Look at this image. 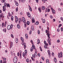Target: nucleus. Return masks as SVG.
Masks as SVG:
<instances>
[{"mask_svg": "<svg viewBox=\"0 0 63 63\" xmlns=\"http://www.w3.org/2000/svg\"><path fill=\"white\" fill-rule=\"evenodd\" d=\"M15 42L17 43L18 42V39L17 38H16L15 39Z\"/></svg>", "mask_w": 63, "mask_h": 63, "instance_id": "f3484780", "label": "nucleus"}, {"mask_svg": "<svg viewBox=\"0 0 63 63\" xmlns=\"http://www.w3.org/2000/svg\"><path fill=\"white\" fill-rule=\"evenodd\" d=\"M26 61L27 62H29V60L28 59H27Z\"/></svg>", "mask_w": 63, "mask_h": 63, "instance_id": "864d4df0", "label": "nucleus"}, {"mask_svg": "<svg viewBox=\"0 0 63 63\" xmlns=\"http://www.w3.org/2000/svg\"><path fill=\"white\" fill-rule=\"evenodd\" d=\"M3 61H5L6 60V58H3Z\"/></svg>", "mask_w": 63, "mask_h": 63, "instance_id": "603ef678", "label": "nucleus"}, {"mask_svg": "<svg viewBox=\"0 0 63 63\" xmlns=\"http://www.w3.org/2000/svg\"><path fill=\"white\" fill-rule=\"evenodd\" d=\"M51 10L52 11V13L53 14H55V11L53 9L52 7H51Z\"/></svg>", "mask_w": 63, "mask_h": 63, "instance_id": "39448f33", "label": "nucleus"}, {"mask_svg": "<svg viewBox=\"0 0 63 63\" xmlns=\"http://www.w3.org/2000/svg\"><path fill=\"white\" fill-rule=\"evenodd\" d=\"M15 3L16 5V6H18V2L17 1H15Z\"/></svg>", "mask_w": 63, "mask_h": 63, "instance_id": "0eeeda50", "label": "nucleus"}, {"mask_svg": "<svg viewBox=\"0 0 63 63\" xmlns=\"http://www.w3.org/2000/svg\"><path fill=\"white\" fill-rule=\"evenodd\" d=\"M11 37H12V38L14 37V36H13V34H11Z\"/></svg>", "mask_w": 63, "mask_h": 63, "instance_id": "69168bd1", "label": "nucleus"}, {"mask_svg": "<svg viewBox=\"0 0 63 63\" xmlns=\"http://www.w3.org/2000/svg\"><path fill=\"white\" fill-rule=\"evenodd\" d=\"M25 52L26 54H27V50H25Z\"/></svg>", "mask_w": 63, "mask_h": 63, "instance_id": "5fc2aeb1", "label": "nucleus"}, {"mask_svg": "<svg viewBox=\"0 0 63 63\" xmlns=\"http://www.w3.org/2000/svg\"><path fill=\"white\" fill-rule=\"evenodd\" d=\"M31 28L32 30L33 31H34V26H33V25H32V26Z\"/></svg>", "mask_w": 63, "mask_h": 63, "instance_id": "9b49d317", "label": "nucleus"}, {"mask_svg": "<svg viewBox=\"0 0 63 63\" xmlns=\"http://www.w3.org/2000/svg\"><path fill=\"white\" fill-rule=\"evenodd\" d=\"M6 7H9L10 8V4H7Z\"/></svg>", "mask_w": 63, "mask_h": 63, "instance_id": "aec40b11", "label": "nucleus"}, {"mask_svg": "<svg viewBox=\"0 0 63 63\" xmlns=\"http://www.w3.org/2000/svg\"><path fill=\"white\" fill-rule=\"evenodd\" d=\"M37 42H38V43H40V40H39V39H38L37 40Z\"/></svg>", "mask_w": 63, "mask_h": 63, "instance_id": "bf43d9fd", "label": "nucleus"}, {"mask_svg": "<svg viewBox=\"0 0 63 63\" xmlns=\"http://www.w3.org/2000/svg\"><path fill=\"white\" fill-rule=\"evenodd\" d=\"M47 52L49 57H50V55H51V53H50V52L49 51V50H48L47 51Z\"/></svg>", "mask_w": 63, "mask_h": 63, "instance_id": "423d86ee", "label": "nucleus"}, {"mask_svg": "<svg viewBox=\"0 0 63 63\" xmlns=\"http://www.w3.org/2000/svg\"><path fill=\"white\" fill-rule=\"evenodd\" d=\"M21 1L22 3H24L25 2V0H21Z\"/></svg>", "mask_w": 63, "mask_h": 63, "instance_id": "c756f323", "label": "nucleus"}, {"mask_svg": "<svg viewBox=\"0 0 63 63\" xmlns=\"http://www.w3.org/2000/svg\"><path fill=\"white\" fill-rule=\"evenodd\" d=\"M35 1L36 3H38V2L39 1V0H35Z\"/></svg>", "mask_w": 63, "mask_h": 63, "instance_id": "052dcab7", "label": "nucleus"}, {"mask_svg": "<svg viewBox=\"0 0 63 63\" xmlns=\"http://www.w3.org/2000/svg\"><path fill=\"white\" fill-rule=\"evenodd\" d=\"M0 17H2V18L3 17V14H2L0 15Z\"/></svg>", "mask_w": 63, "mask_h": 63, "instance_id": "a878e982", "label": "nucleus"}, {"mask_svg": "<svg viewBox=\"0 0 63 63\" xmlns=\"http://www.w3.org/2000/svg\"><path fill=\"white\" fill-rule=\"evenodd\" d=\"M28 7H29V9L30 11H31V12H32V9H31V8L30 6V5H28Z\"/></svg>", "mask_w": 63, "mask_h": 63, "instance_id": "1a4fd4ad", "label": "nucleus"}, {"mask_svg": "<svg viewBox=\"0 0 63 63\" xmlns=\"http://www.w3.org/2000/svg\"><path fill=\"white\" fill-rule=\"evenodd\" d=\"M38 9L39 12H40V13L41 12V10L40 8H38Z\"/></svg>", "mask_w": 63, "mask_h": 63, "instance_id": "7c9ffc66", "label": "nucleus"}, {"mask_svg": "<svg viewBox=\"0 0 63 63\" xmlns=\"http://www.w3.org/2000/svg\"><path fill=\"white\" fill-rule=\"evenodd\" d=\"M41 58L42 60H44V57H41Z\"/></svg>", "mask_w": 63, "mask_h": 63, "instance_id": "8fccbe9b", "label": "nucleus"}, {"mask_svg": "<svg viewBox=\"0 0 63 63\" xmlns=\"http://www.w3.org/2000/svg\"><path fill=\"white\" fill-rule=\"evenodd\" d=\"M13 45L10 44V48H11V47H12Z\"/></svg>", "mask_w": 63, "mask_h": 63, "instance_id": "c9c22d12", "label": "nucleus"}, {"mask_svg": "<svg viewBox=\"0 0 63 63\" xmlns=\"http://www.w3.org/2000/svg\"><path fill=\"white\" fill-rule=\"evenodd\" d=\"M45 19H43V23H45Z\"/></svg>", "mask_w": 63, "mask_h": 63, "instance_id": "37998d69", "label": "nucleus"}, {"mask_svg": "<svg viewBox=\"0 0 63 63\" xmlns=\"http://www.w3.org/2000/svg\"><path fill=\"white\" fill-rule=\"evenodd\" d=\"M34 54L35 56H37V55H38V54H37V53H35Z\"/></svg>", "mask_w": 63, "mask_h": 63, "instance_id": "cd10ccee", "label": "nucleus"}, {"mask_svg": "<svg viewBox=\"0 0 63 63\" xmlns=\"http://www.w3.org/2000/svg\"><path fill=\"white\" fill-rule=\"evenodd\" d=\"M54 61L55 62H56V61H57L56 59L55 58L54 59Z\"/></svg>", "mask_w": 63, "mask_h": 63, "instance_id": "412c9836", "label": "nucleus"}, {"mask_svg": "<svg viewBox=\"0 0 63 63\" xmlns=\"http://www.w3.org/2000/svg\"><path fill=\"white\" fill-rule=\"evenodd\" d=\"M21 40L23 43L24 42V39H23V38L22 37H21Z\"/></svg>", "mask_w": 63, "mask_h": 63, "instance_id": "9d476101", "label": "nucleus"}, {"mask_svg": "<svg viewBox=\"0 0 63 63\" xmlns=\"http://www.w3.org/2000/svg\"><path fill=\"white\" fill-rule=\"evenodd\" d=\"M60 19L62 21H63V18L62 17H60Z\"/></svg>", "mask_w": 63, "mask_h": 63, "instance_id": "09e8293b", "label": "nucleus"}, {"mask_svg": "<svg viewBox=\"0 0 63 63\" xmlns=\"http://www.w3.org/2000/svg\"><path fill=\"white\" fill-rule=\"evenodd\" d=\"M8 16H11V14L10 13H8Z\"/></svg>", "mask_w": 63, "mask_h": 63, "instance_id": "a19ab883", "label": "nucleus"}, {"mask_svg": "<svg viewBox=\"0 0 63 63\" xmlns=\"http://www.w3.org/2000/svg\"><path fill=\"white\" fill-rule=\"evenodd\" d=\"M57 32H59V31H60V29H59L58 28L57 29Z\"/></svg>", "mask_w": 63, "mask_h": 63, "instance_id": "de8ad7c7", "label": "nucleus"}, {"mask_svg": "<svg viewBox=\"0 0 63 63\" xmlns=\"http://www.w3.org/2000/svg\"><path fill=\"white\" fill-rule=\"evenodd\" d=\"M44 47L45 48H47V49H48V48H49V47H48L46 45L44 46Z\"/></svg>", "mask_w": 63, "mask_h": 63, "instance_id": "dca6fc26", "label": "nucleus"}, {"mask_svg": "<svg viewBox=\"0 0 63 63\" xmlns=\"http://www.w3.org/2000/svg\"><path fill=\"white\" fill-rule=\"evenodd\" d=\"M31 59L33 61H34V59L33 58V57H31Z\"/></svg>", "mask_w": 63, "mask_h": 63, "instance_id": "4d7b16f0", "label": "nucleus"}, {"mask_svg": "<svg viewBox=\"0 0 63 63\" xmlns=\"http://www.w3.org/2000/svg\"><path fill=\"white\" fill-rule=\"evenodd\" d=\"M16 12H17L18 11V7H17L16 8Z\"/></svg>", "mask_w": 63, "mask_h": 63, "instance_id": "a18cd8bd", "label": "nucleus"}, {"mask_svg": "<svg viewBox=\"0 0 63 63\" xmlns=\"http://www.w3.org/2000/svg\"><path fill=\"white\" fill-rule=\"evenodd\" d=\"M14 60H17V57L16 56L14 58Z\"/></svg>", "mask_w": 63, "mask_h": 63, "instance_id": "ddd939ff", "label": "nucleus"}, {"mask_svg": "<svg viewBox=\"0 0 63 63\" xmlns=\"http://www.w3.org/2000/svg\"><path fill=\"white\" fill-rule=\"evenodd\" d=\"M42 1H43L44 3H45L46 1H47V0H42Z\"/></svg>", "mask_w": 63, "mask_h": 63, "instance_id": "79ce46f5", "label": "nucleus"}, {"mask_svg": "<svg viewBox=\"0 0 63 63\" xmlns=\"http://www.w3.org/2000/svg\"><path fill=\"white\" fill-rule=\"evenodd\" d=\"M38 34H40V31L39 30L38 31Z\"/></svg>", "mask_w": 63, "mask_h": 63, "instance_id": "3c124183", "label": "nucleus"}, {"mask_svg": "<svg viewBox=\"0 0 63 63\" xmlns=\"http://www.w3.org/2000/svg\"><path fill=\"white\" fill-rule=\"evenodd\" d=\"M52 56H54V53H53V52H52Z\"/></svg>", "mask_w": 63, "mask_h": 63, "instance_id": "680f3d73", "label": "nucleus"}, {"mask_svg": "<svg viewBox=\"0 0 63 63\" xmlns=\"http://www.w3.org/2000/svg\"><path fill=\"white\" fill-rule=\"evenodd\" d=\"M60 53H59L58 54V57L59 58H61V57H62V52H61L60 53ZM60 54L61 55L60 56Z\"/></svg>", "mask_w": 63, "mask_h": 63, "instance_id": "20e7f679", "label": "nucleus"}, {"mask_svg": "<svg viewBox=\"0 0 63 63\" xmlns=\"http://www.w3.org/2000/svg\"><path fill=\"white\" fill-rule=\"evenodd\" d=\"M36 24V25H38L39 24V22L38 21H36L35 23Z\"/></svg>", "mask_w": 63, "mask_h": 63, "instance_id": "f704fd0d", "label": "nucleus"}, {"mask_svg": "<svg viewBox=\"0 0 63 63\" xmlns=\"http://www.w3.org/2000/svg\"><path fill=\"white\" fill-rule=\"evenodd\" d=\"M17 27L18 28V29H19V28H20V26H19V24H18V25H17Z\"/></svg>", "mask_w": 63, "mask_h": 63, "instance_id": "6ab92c4d", "label": "nucleus"}, {"mask_svg": "<svg viewBox=\"0 0 63 63\" xmlns=\"http://www.w3.org/2000/svg\"><path fill=\"white\" fill-rule=\"evenodd\" d=\"M25 36L26 37V39H27L28 38V36H27V34H25Z\"/></svg>", "mask_w": 63, "mask_h": 63, "instance_id": "2eb2a0df", "label": "nucleus"}, {"mask_svg": "<svg viewBox=\"0 0 63 63\" xmlns=\"http://www.w3.org/2000/svg\"><path fill=\"white\" fill-rule=\"evenodd\" d=\"M27 24L28 25H29V22L28 21L27 22Z\"/></svg>", "mask_w": 63, "mask_h": 63, "instance_id": "58836bf2", "label": "nucleus"}, {"mask_svg": "<svg viewBox=\"0 0 63 63\" xmlns=\"http://www.w3.org/2000/svg\"><path fill=\"white\" fill-rule=\"evenodd\" d=\"M5 2V0H3L1 1L2 3H4Z\"/></svg>", "mask_w": 63, "mask_h": 63, "instance_id": "473e14b6", "label": "nucleus"}, {"mask_svg": "<svg viewBox=\"0 0 63 63\" xmlns=\"http://www.w3.org/2000/svg\"><path fill=\"white\" fill-rule=\"evenodd\" d=\"M44 43L45 45H46V46H48V44H47V43L46 42V41H44Z\"/></svg>", "mask_w": 63, "mask_h": 63, "instance_id": "6e6552de", "label": "nucleus"}, {"mask_svg": "<svg viewBox=\"0 0 63 63\" xmlns=\"http://www.w3.org/2000/svg\"><path fill=\"white\" fill-rule=\"evenodd\" d=\"M61 31L62 32V31H63V28H61Z\"/></svg>", "mask_w": 63, "mask_h": 63, "instance_id": "49530a36", "label": "nucleus"}, {"mask_svg": "<svg viewBox=\"0 0 63 63\" xmlns=\"http://www.w3.org/2000/svg\"><path fill=\"white\" fill-rule=\"evenodd\" d=\"M32 33V31L31 30L30 31V32H29V34L30 35H31Z\"/></svg>", "mask_w": 63, "mask_h": 63, "instance_id": "4c0bfd02", "label": "nucleus"}, {"mask_svg": "<svg viewBox=\"0 0 63 63\" xmlns=\"http://www.w3.org/2000/svg\"><path fill=\"white\" fill-rule=\"evenodd\" d=\"M2 26V27H3L4 26V23H2L1 24Z\"/></svg>", "mask_w": 63, "mask_h": 63, "instance_id": "c85d7f7f", "label": "nucleus"}, {"mask_svg": "<svg viewBox=\"0 0 63 63\" xmlns=\"http://www.w3.org/2000/svg\"><path fill=\"white\" fill-rule=\"evenodd\" d=\"M13 18H14V17H13V16H12L11 17V19L12 21L13 20Z\"/></svg>", "mask_w": 63, "mask_h": 63, "instance_id": "e433bc0d", "label": "nucleus"}, {"mask_svg": "<svg viewBox=\"0 0 63 63\" xmlns=\"http://www.w3.org/2000/svg\"><path fill=\"white\" fill-rule=\"evenodd\" d=\"M50 11V9L48 8L47 9V12H49Z\"/></svg>", "mask_w": 63, "mask_h": 63, "instance_id": "ea45409f", "label": "nucleus"}, {"mask_svg": "<svg viewBox=\"0 0 63 63\" xmlns=\"http://www.w3.org/2000/svg\"><path fill=\"white\" fill-rule=\"evenodd\" d=\"M25 53L24 52L23 53V57H24V56H25Z\"/></svg>", "mask_w": 63, "mask_h": 63, "instance_id": "2f4dec72", "label": "nucleus"}, {"mask_svg": "<svg viewBox=\"0 0 63 63\" xmlns=\"http://www.w3.org/2000/svg\"><path fill=\"white\" fill-rule=\"evenodd\" d=\"M31 51H32L33 50V47H32L31 48V50H30Z\"/></svg>", "mask_w": 63, "mask_h": 63, "instance_id": "bb28decb", "label": "nucleus"}, {"mask_svg": "<svg viewBox=\"0 0 63 63\" xmlns=\"http://www.w3.org/2000/svg\"><path fill=\"white\" fill-rule=\"evenodd\" d=\"M20 19H19V20H18V22H19V24H20Z\"/></svg>", "mask_w": 63, "mask_h": 63, "instance_id": "72a5a7b5", "label": "nucleus"}, {"mask_svg": "<svg viewBox=\"0 0 63 63\" xmlns=\"http://www.w3.org/2000/svg\"><path fill=\"white\" fill-rule=\"evenodd\" d=\"M32 22L33 23L34 22H35V20L34 19V18H32Z\"/></svg>", "mask_w": 63, "mask_h": 63, "instance_id": "4468645a", "label": "nucleus"}, {"mask_svg": "<svg viewBox=\"0 0 63 63\" xmlns=\"http://www.w3.org/2000/svg\"><path fill=\"white\" fill-rule=\"evenodd\" d=\"M32 47H33V49H35V46H34V45H32Z\"/></svg>", "mask_w": 63, "mask_h": 63, "instance_id": "393cba45", "label": "nucleus"}, {"mask_svg": "<svg viewBox=\"0 0 63 63\" xmlns=\"http://www.w3.org/2000/svg\"><path fill=\"white\" fill-rule=\"evenodd\" d=\"M25 19V18H24V17H23V23H24V27H26V25L27 24V23L26 22H25L26 21Z\"/></svg>", "mask_w": 63, "mask_h": 63, "instance_id": "f03ea898", "label": "nucleus"}, {"mask_svg": "<svg viewBox=\"0 0 63 63\" xmlns=\"http://www.w3.org/2000/svg\"><path fill=\"white\" fill-rule=\"evenodd\" d=\"M46 62L47 63H49V60L47 59L46 60Z\"/></svg>", "mask_w": 63, "mask_h": 63, "instance_id": "5701e85b", "label": "nucleus"}, {"mask_svg": "<svg viewBox=\"0 0 63 63\" xmlns=\"http://www.w3.org/2000/svg\"><path fill=\"white\" fill-rule=\"evenodd\" d=\"M27 15L28 17H30V16H31L30 14V13H29V12H28V13Z\"/></svg>", "mask_w": 63, "mask_h": 63, "instance_id": "f8f14e48", "label": "nucleus"}, {"mask_svg": "<svg viewBox=\"0 0 63 63\" xmlns=\"http://www.w3.org/2000/svg\"><path fill=\"white\" fill-rule=\"evenodd\" d=\"M19 52H18L17 53V56H19Z\"/></svg>", "mask_w": 63, "mask_h": 63, "instance_id": "338daca9", "label": "nucleus"}, {"mask_svg": "<svg viewBox=\"0 0 63 63\" xmlns=\"http://www.w3.org/2000/svg\"><path fill=\"white\" fill-rule=\"evenodd\" d=\"M13 26V25L11 24V26L10 25H8L7 27V29L8 30H10V29H12Z\"/></svg>", "mask_w": 63, "mask_h": 63, "instance_id": "7ed1b4c3", "label": "nucleus"}, {"mask_svg": "<svg viewBox=\"0 0 63 63\" xmlns=\"http://www.w3.org/2000/svg\"><path fill=\"white\" fill-rule=\"evenodd\" d=\"M11 54L12 56H13V52L11 51Z\"/></svg>", "mask_w": 63, "mask_h": 63, "instance_id": "13d9d810", "label": "nucleus"}, {"mask_svg": "<svg viewBox=\"0 0 63 63\" xmlns=\"http://www.w3.org/2000/svg\"><path fill=\"white\" fill-rule=\"evenodd\" d=\"M42 10H45V6H43V7H42Z\"/></svg>", "mask_w": 63, "mask_h": 63, "instance_id": "c03bdc74", "label": "nucleus"}, {"mask_svg": "<svg viewBox=\"0 0 63 63\" xmlns=\"http://www.w3.org/2000/svg\"><path fill=\"white\" fill-rule=\"evenodd\" d=\"M25 43H23V44H22V45H25Z\"/></svg>", "mask_w": 63, "mask_h": 63, "instance_id": "774afa93", "label": "nucleus"}, {"mask_svg": "<svg viewBox=\"0 0 63 63\" xmlns=\"http://www.w3.org/2000/svg\"><path fill=\"white\" fill-rule=\"evenodd\" d=\"M63 3H62V2H61L60 3V5L61 6H62V5H63Z\"/></svg>", "mask_w": 63, "mask_h": 63, "instance_id": "0e129e2a", "label": "nucleus"}, {"mask_svg": "<svg viewBox=\"0 0 63 63\" xmlns=\"http://www.w3.org/2000/svg\"><path fill=\"white\" fill-rule=\"evenodd\" d=\"M2 8H3V12H5V10H5V8H4V6H3L2 7Z\"/></svg>", "mask_w": 63, "mask_h": 63, "instance_id": "4be33fe9", "label": "nucleus"}, {"mask_svg": "<svg viewBox=\"0 0 63 63\" xmlns=\"http://www.w3.org/2000/svg\"><path fill=\"white\" fill-rule=\"evenodd\" d=\"M17 60L14 59V63H16V62H17Z\"/></svg>", "mask_w": 63, "mask_h": 63, "instance_id": "a211bd4d", "label": "nucleus"}, {"mask_svg": "<svg viewBox=\"0 0 63 63\" xmlns=\"http://www.w3.org/2000/svg\"><path fill=\"white\" fill-rule=\"evenodd\" d=\"M16 18V22H17V21H18V18Z\"/></svg>", "mask_w": 63, "mask_h": 63, "instance_id": "b1692460", "label": "nucleus"}, {"mask_svg": "<svg viewBox=\"0 0 63 63\" xmlns=\"http://www.w3.org/2000/svg\"><path fill=\"white\" fill-rule=\"evenodd\" d=\"M46 32L47 33V36L48 38V39H47V41L48 42L49 45L50 46V45H51V42L50 41V40H49L50 39V38L49 37V35H50V34H49V32H48V33H47V30L46 31Z\"/></svg>", "mask_w": 63, "mask_h": 63, "instance_id": "f257e3e1", "label": "nucleus"}, {"mask_svg": "<svg viewBox=\"0 0 63 63\" xmlns=\"http://www.w3.org/2000/svg\"><path fill=\"white\" fill-rule=\"evenodd\" d=\"M24 49H25L26 48V45H25L24 46Z\"/></svg>", "mask_w": 63, "mask_h": 63, "instance_id": "e2e57ef3", "label": "nucleus"}, {"mask_svg": "<svg viewBox=\"0 0 63 63\" xmlns=\"http://www.w3.org/2000/svg\"><path fill=\"white\" fill-rule=\"evenodd\" d=\"M31 42L32 43V44H33V41L32 40H31Z\"/></svg>", "mask_w": 63, "mask_h": 63, "instance_id": "6e6d98bb", "label": "nucleus"}]
</instances>
